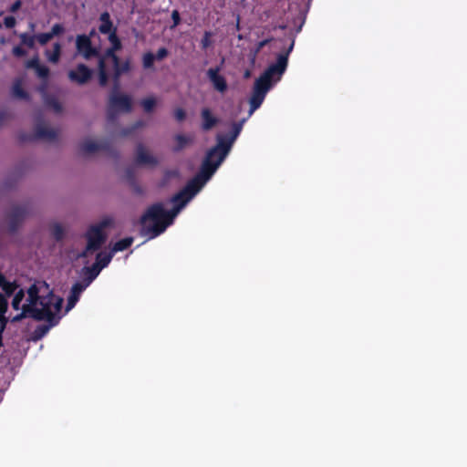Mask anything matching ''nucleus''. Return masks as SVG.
<instances>
[{
  "label": "nucleus",
  "instance_id": "f257e3e1",
  "mask_svg": "<svg viewBox=\"0 0 467 467\" xmlns=\"http://www.w3.org/2000/svg\"><path fill=\"white\" fill-rule=\"evenodd\" d=\"M195 190V185L189 181L182 190L171 197V201L175 205L171 211H166L161 202L149 206L140 218V234L148 239L161 234L186 203L200 192Z\"/></svg>",
  "mask_w": 467,
  "mask_h": 467
},
{
  "label": "nucleus",
  "instance_id": "f03ea898",
  "mask_svg": "<svg viewBox=\"0 0 467 467\" xmlns=\"http://www.w3.org/2000/svg\"><path fill=\"white\" fill-rule=\"evenodd\" d=\"M108 39L110 43V47H108L103 54H100L98 61L99 84L100 87H106L109 79V74L107 68L108 61L112 63V73H115L116 78L130 70V61L127 59L121 62L117 55V52L122 48V43L117 32H111Z\"/></svg>",
  "mask_w": 467,
  "mask_h": 467
},
{
  "label": "nucleus",
  "instance_id": "7ed1b4c3",
  "mask_svg": "<svg viewBox=\"0 0 467 467\" xmlns=\"http://www.w3.org/2000/svg\"><path fill=\"white\" fill-rule=\"evenodd\" d=\"M225 152L221 151L219 146L211 148L201 165L200 171L190 180L197 188L196 191H201L204 184L212 178L219 166L226 158Z\"/></svg>",
  "mask_w": 467,
  "mask_h": 467
},
{
  "label": "nucleus",
  "instance_id": "20e7f679",
  "mask_svg": "<svg viewBox=\"0 0 467 467\" xmlns=\"http://www.w3.org/2000/svg\"><path fill=\"white\" fill-rule=\"evenodd\" d=\"M121 76L117 78L112 73L113 87L109 95L107 104V118L109 122H114L119 113H129L132 109V99L130 96L119 91Z\"/></svg>",
  "mask_w": 467,
  "mask_h": 467
},
{
  "label": "nucleus",
  "instance_id": "39448f33",
  "mask_svg": "<svg viewBox=\"0 0 467 467\" xmlns=\"http://www.w3.org/2000/svg\"><path fill=\"white\" fill-rule=\"evenodd\" d=\"M112 223V219L105 218L101 220L99 223L90 225L85 234V237L87 239L88 250H96L100 249L102 244L107 240V234H105V228L110 226Z\"/></svg>",
  "mask_w": 467,
  "mask_h": 467
},
{
  "label": "nucleus",
  "instance_id": "423d86ee",
  "mask_svg": "<svg viewBox=\"0 0 467 467\" xmlns=\"http://www.w3.org/2000/svg\"><path fill=\"white\" fill-rule=\"evenodd\" d=\"M63 299L56 296L52 292H49L47 296H42L39 300L41 308H38L42 320L50 323V326L57 324L55 314L58 313L62 307Z\"/></svg>",
  "mask_w": 467,
  "mask_h": 467
},
{
  "label": "nucleus",
  "instance_id": "0eeeda50",
  "mask_svg": "<svg viewBox=\"0 0 467 467\" xmlns=\"http://www.w3.org/2000/svg\"><path fill=\"white\" fill-rule=\"evenodd\" d=\"M294 45L295 40L292 39L287 49L277 55L275 63L271 64L264 71L263 74L266 76L268 78H271L273 82L279 81L283 74L285 72L288 65V57L294 48Z\"/></svg>",
  "mask_w": 467,
  "mask_h": 467
},
{
  "label": "nucleus",
  "instance_id": "6e6552de",
  "mask_svg": "<svg viewBox=\"0 0 467 467\" xmlns=\"http://www.w3.org/2000/svg\"><path fill=\"white\" fill-rule=\"evenodd\" d=\"M28 213L29 207L27 205H14L5 217L6 231L8 234H16Z\"/></svg>",
  "mask_w": 467,
  "mask_h": 467
},
{
  "label": "nucleus",
  "instance_id": "1a4fd4ad",
  "mask_svg": "<svg viewBox=\"0 0 467 467\" xmlns=\"http://www.w3.org/2000/svg\"><path fill=\"white\" fill-rule=\"evenodd\" d=\"M93 34L94 31L92 30L89 35L81 34L78 35L76 37L77 54L81 56L86 60H88L92 57H98L99 59L100 54L99 50L92 45L91 36Z\"/></svg>",
  "mask_w": 467,
  "mask_h": 467
},
{
  "label": "nucleus",
  "instance_id": "9d476101",
  "mask_svg": "<svg viewBox=\"0 0 467 467\" xmlns=\"http://www.w3.org/2000/svg\"><path fill=\"white\" fill-rule=\"evenodd\" d=\"M57 133L55 130L47 127L44 124L38 123L35 128L34 133L21 132L18 135V140L21 142H31L37 140H47L49 141L55 140Z\"/></svg>",
  "mask_w": 467,
  "mask_h": 467
},
{
  "label": "nucleus",
  "instance_id": "9b49d317",
  "mask_svg": "<svg viewBox=\"0 0 467 467\" xmlns=\"http://www.w3.org/2000/svg\"><path fill=\"white\" fill-rule=\"evenodd\" d=\"M92 76L93 70L83 63L78 64L75 69H71L67 73L69 80L78 85H85Z\"/></svg>",
  "mask_w": 467,
  "mask_h": 467
},
{
  "label": "nucleus",
  "instance_id": "f8f14e48",
  "mask_svg": "<svg viewBox=\"0 0 467 467\" xmlns=\"http://www.w3.org/2000/svg\"><path fill=\"white\" fill-rule=\"evenodd\" d=\"M243 121L240 122H234L232 127L231 135L229 137H223L218 136L217 137V144L215 146H219L221 151L225 152L226 155H228L233 143L237 139L239 134L242 131L243 129Z\"/></svg>",
  "mask_w": 467,
  "mask_h": 467
},
{
  "label": "nucleus",
  "instance_id": "ddd939ff",
  "mask_svg": "<svg viewBox=\"0 0 467 467\" xmlns=\"http://www.w3.org/2000/svg\"><path fill=\"white\" fill-rule=\"evenodd\" d=\"M221 70V66L210 67L206 75L213 88L220 93H224L228 88V85L225 78L220 74Z\"/></svg>",
  "mask_w": 467,
  "mask_h": 467
},
{
  "label": "nucleus",
  "instance_id": "4468645a",
  "mask_svg": "<svg viewBox=\"0 0 467 467\" xmlns=\"http://www.w3.org/2000/svg\"><path fill=\"white\" fill-rule=\"evenodd\" d=\"M136 163L138 165L156 166L158 160L147 151L143 144L139 143L136 149Z\"/></svg>",
  "mask_w": 467,
  "mask_h": 467
},
{
  "label": "nucleus",
  "instance_id": "2eb2a0df",
  "mask_svg": "<svg viewBox=\"0 0 467 467\" xmlns=\"http://www.w3.org/2000/svg\"><path fill=\"white\" fill-rule=\"evenodd\" d=\"M26 67L34 69L36 76L47 82L50 71L47 66L40 64L38 57H34L27 60Z\"/></svg>",
  "mask_w": 467,
  "mask_h": 467
},
{
  "label": "nucleus",
  "instance_id": "dca6fc26",
  "mask_svg": "<svg viewBox=\"0 0 467 467\" xmlns=\"http://www.w3.org/2000/svg\"><path fill=\"white\" fill-rule=\"evenodd\" d=\"M109 143L108 141L96 142L90 140L83 141L80 145V150L84 154H91L99 150H109Z\"/></svg>",
  "mask_w": 467,
  "mask_h": 467
},
{
  "label": "nucleus",
  "instance_id": "f3484780",
  "mask_svg": "<svg viewBox=\"0 0 467 467\" xmlns=\"http://www.w3.org/2000/svg\"><path fill=\"white\" fill-rule=\"evenodd\" d=\"M87 286H88V284H84L81 282H77L72 285L71 290H70V295L67 298V308H66L67 311L70 310L71 308H73L75 306V305L77 304V302L79 299L81 293L87 288Z\"/></svg>",
  "mask_w": 467,
  "mask_h": 467
},
{
  "label": "nucleus",
  "instance_id": "a211bd4d",
  "mask_svg": "<svg viewBox=\"0 0 467 467\" xmlns=\"http://www.w3.org/2000/svg\"><path fill=\"white\" fill-rule=\"evenodd\" d=\"M202 118V130L208 131L219 123V119L213 116L212 110L208 108H203L201 110Z\"/></svg>",
  "mask_w": 467,
  "mask_h": 467
},
{
  "label": "nucleus",
  "instance_id": "6ab92c4d",
  "mask_svg": "<svg viewBox=\"0 0 467 467\" xmlns=\"http://www.w3.org/2000/svg\"><path fill=\"white\" fill-rule=\"evenodd\" d=\"M40 313L38 311V308H31L30 306H22V312L12 317L11 322L12 323H17L26 318V317H31L35 320L42 321V317L39 316Z\"/></svg>",
  "mask_w": 467,
  "mask_h": 467
},
{
  "label": "nucleus",
  "instance_id": "aec40b11",
  "mask_svg": "<svg viewBox=\"0 0 467 467\" xmlns=\"http://www.w3.org/2000/svg\"><path fill=\"white\" fill-rule=\"evenodd\" d=\"M100 25L99 26V31L103 35H110L111 32H117V27L114 26L110 15L109 12L105 11L99 16Z\"/></svg>",
  "mask_w": 467,
  "mask_h": 467
},
{
  "label": "nucleus",
  "instance_id": "412c9836",
  "mask_svg": "<svg viewBox=\"0 0 467 467\" xmlns=\"http://www.w3.org/2000/svg\"><path fill=\"white\" fill-rule=\"evenodd\" d=\"M46 88H47V84H44L40 88V90L44 96L45 104L48 108L52 109L56 113H61L62 109H63L61 103L58 101V99L55 96L47 94L46 91Z\"/></svg>",
  "mask_w": 467,
  "mask_h": 467
},
{
  "label": "nucleus",
  "instance_id": "4be33fe9",
  "mask_svg": "<svg viewBox=\"0 0 467 467\" xmlns=\"http://www.w3.org/2000/svg\"><path fill=\"white\" fill-rule=\"evenodd\" d=\"M266 93L254 88L252 96L250 98V114L256 110L263 103Z\"/></svg>",
  "mask_w": 467,
  "mask_h": 467
},
{
  "label": "nucleus",
  "instance_id": "5701e85b",
  "mask_svg": "<svg viewBox=\"0 0 467 467\" xmlns=\"http://www.w3.org/2000/svg\"><path fill=\"white\" fill-rule=\"evenodd\" d=\"M39 289L36 286V285L33 284L30 285V287L27 289V295L28 298L27 304H25L24 306H30L31 308H37L36 306L39 303V300L41 297L39 296Z\"/></svg>",
  "mask_w": 467,
  "mask_h": 467
},
{
  "label": "nucleus",
  "instance_id": "b1692460",
  "mask_svg": "<svg viewBox=\"0 0 467 467\" xmlns=\"http://www.w3.org/2000/svg\"><path fill=\"white\" fill-rule=\"evenodd\" d=\"M273 85V81L271 78H268L266 76L262 74L254 82V88L261 90L265 93H267Z\"/></svg>",
  "mask_w": 467,
  "mask_h": 467
},
{
  "label": "nucleus",
  "instance_id": "393cba45",
  "mask_svg": "<svg viewBox=\"0 0 467 467\" xmlns=\"http://www.w3.org/2000/svg\"><path fill=\"white\" fill-rule=\"evenodd\" d=\"M174 140L176 141V144L172 148V150L174 152H180L187 145L191 144L192 142V139L183 135V134H177L174 136Z\"/></svg>",
  "mask_w": 467,
  "mask_h": 467
},
{
  "label": "nucleus",
  "instance_id": "a878e982",
  "mask_svg": "<svg viewBox=\"0 0 467 467\" xmlns=\"http://www.w3.org/2000/svg\"><path fill=\"white\" fill-rule=\"evenodd\" d=\"M113 256H114V254L112 251H110L109 253H99L96 256L95 263L102 270L103 268H105L109 265V264L111 262Z\"/></svg>",
  "mask_w": 467,
  "mask_h": 467
},
{
  "label": "nucleus",
  "instance_id": "bb28decb",
  "mask_svg": "<svg viewBox=\"0 0 467 467\" xmlns=\"http://www.w3.org/2000/svg\"><path fill=\"white\" fill-rule=\"evenodd\" d=\"M83 271L85 272V275H86V281H87L86 284H88V285L99 275L101 269L99 268V265H96V263H94L89 267H88V266L84 267Z\"/></svg>",
  "mask_w": 467,
  "mask_h": 467
},
{
  "label": "nucleus",
  "instance_id": "cd10ccee",
  "mask_svg": "<svg viewBox=\"0 0 467 467\" xmlns=\"http://www.w3.org/2000/svg\"><path fill=\"white\" fill-rule=\"evenodd\" d=\"M61 45L57 42L53 45L52 51H46V56L51 63L57 64L59 61L61 56Z\"/></svg>",
  "mask_w": 467,
  "mask_h": 467
},
{
  "label": "nucleus",
  "instance_id": "c85d7f7f",
  "mask_svg": "<svg viewBox=\"0 0 467 467\" xmlns=\"http://www.w3.org/2000/svg\"><path fill=\"white\" fill-rule=\"evenodd\" d=\"M132 243H133V237H125V238L116 242L114 244L111 251L113 252V254H115L117 252H121V251L127 250L128 248H130L131 246Z\"/></svg>",
  "mask_w": 467,
  "mask_h": 467
},
{
  "label": "nucleus",
  "instance_id": "c756f323",
  "mask_svg": "<svg viewBox=\"0 0 467 467\" xmlns=\"http://www.w3.org/2000/svg\"><path fill=\"white\" fill-rule=\"evenodd\" d=\"M13 96L21 99H27L29 98L27 92L23 88L21 83L16 81L12 88Z\"/></svg>",
  "mask_w": 467,
  "mask_h": 467
},
{
  "label": "nucleus",
  "instance_id": "7c9ffc66",
  "mask_svg": "<svg viewBox=\"0 0 467 467\" xmlns=\"http://www.w3.org/2000/svg\"><path fill=\"white\" fill-rule=\"evenodd\" d=\"M51 234L54 237V239L57 242L61 241L64 238L65 231L64 228L60 223H54L51 228Z\"/></svg>",
  "mask_w": 467,
  "mask_h": 467
},
{
  "label": "nucleus",
  "instance_id": "2f4dec72",
  "mask_svg": "<svg viewBox=\"0 0 467 467\" xmlns=\"http://www.w3.org/2000/svg\"><path fill=\"white\" fill-rule=\"evenodd\" d=\"M144 125L143 121L138 120L130 127L123 128L119 131V135L122 137H127L132 134L136 130L141 128Z\"/></svg>",
  "mask_w": 467,
  "mask_h": 467
},
{
  "label": "nucleus",
  "instance_id": "473e14b6",
  "mask_svg": "<svg viewBox=\"0 0 467 467\" xmlns=\"http://www.w3.org/2000/svg\"><path fill=\"white\" fill-rule=\"evenodd\" d=\"M143 109L147 113L152 112L154 107L156 106V99L154 98H146L143 99L140 102Z\"/></svg>",
  "mask_w": 467,
  "mask_h": 467
},
{
  "label": "nucleus",
  "instance_id": "72a5a7b5",
  "mask_svg": "<svg viewBox=\"0 0 467 467\" xmlns=\"http://www.w3.org/2000/svg\"><path fill=\"white\" fill-rule=\"evenodd\" d=\"M155 56L151 52H147L142 57V65L146 69L151 68L154 64Z\"/></svg>",
  "mask_w": 467,
  "mask_h": 467
},
{
  "label": "nucleus",
  "instance_id": "f704fd0d",
  "mask_svg": "<svg viewBox=\"0 0 467 467\" xmlns=\"http://www.w3.org/2000/svg\"><path fill=\"white\" fill-rule=\"evenodd\" d=\"M24 297H25V292L23 289H20L19 291H17L15 294V296L12 300V307L15 310L20 309V305H21V302L23 301Z\"/></svg>",
  "mask_w": 467,
  "mask_h": 467
},
{
  "label": "nucleus",
  "instance_id": "c9c22d12",
  "mask_svg": "<svg viewBox=\"0 0 467 467\" xmlns=\"http://www.w3.org/2000/svg\"><path fill=\"white\" fill-rule=\"evenodd\" d=\"M17 287L18 285H16V282L7 281L6 284L2 287L3 291L5 294L4 296L5 297L12 296L16 292Z\"/></svg>",
  "mask_w": 467,
  "mask_h": 467
},
{
  "label": "nucleus",
  "instance_id": "e433bc0d",
  "mask_svg": "<svg viewBox=\"0 0 467 467\" xmlns=\"http://www.w3.org/2000/svg\"><path fill=\"white\" fill-rule=\"evenodd\" d=\"M36 38L41 46H44L52 39V35H50L48 32L40 33L36 36Z\"/></svg>",
  "mask_w": 467,
  "mask_h": 467
},
{
  "label": "nucleus",
  "instance_id": "4c0bfd02",
  "mask_svg": "<svg viewBox=\"0 0 467 467\" xmlns=\"http://www.w3.org/2000/svg\"><path fill=\"white\" fill-rule=\"evenodd\" d=\"M211 36H212L211 32H208V31L204 32V35L201 40V47L202 49L205 50L211 46V43H212Z\"/></svg>",
  "mask_w": 467,
  "mask_h": 467
},
{
  "label": "nucleus",
  "instance_id": "58836bf2",
  "mask_svg": "<svg viewBox=\"0 0 467 467\" xmlns=\"http://www.w3.org/2000/svg\"><path fill=\"white\" fill-rule=\"evenodd\" d=\"M125 178H126L127 182H129V184L137 181L134 168L128 167L125 170Z\"/></svg>",
  "mask_w": 467,
  "mask_h": 467
},
{
  "label": "nucleus",
  "instance_id": "ea45409f",
  "mask_svg": "<svg viewBox=\"0 0 467 467\" xmlns=\"http://www.w3.org/2000/svg\"><path fill=\"white\" fill-rule=\"evenodd\" d=\"M50 327H51L50 325L49 326L41 325V326L36 327V328L35 329L36 337L40 338L43 336H45L47 333V331L49 330Z\"/></svg>",
  "mask_w": 467,
  "mask_h": 467
},
{
  "label": "nucleus",
  "instance_id": "a19ab883",
  "mask_svg": "<svg viewBox=\"0 0 467 467\" xmlns=\"http://www.w3.org/2000/svg\"><path fill=\"white\" fill-rule=\"evenodd\" d=\"M65 31V27L63 26L62 24H55L52 28H51V31L48 32L50 35H52V38L56 36H58V35H61L62 33H64Z\"/></svg>",
  "mask_w": 467,
  "mask_h": 467
},
{
  "label": "nucleus",
  "instance_id": "79ce46f5",
  "mask_svg": "<svg viewBox=\"0 0 467 467\" xmlns=\"http://www.w3.org/2000/svg\"><path fill=\"white\" fill-rule=\"evenodd\" d=\"M174 118L177 121L182 122L186 119V112L182 108H177L173 112Z\"/></svg>",
  "mask_w": 467,
  "mask_h": 467
},
{
  "label": "nucleus",
  "instance_id": "37998d69",
  "mask_svg": "<svg viewBox=\"0 0 467 467\" xmlns=\"http://www.w3.org/2000/svg\"><path fill=\"white\" fill-rule=\"evenodd\" d=\"M8 308V302L6 297L0 293V314H5Z\"/></svg>",
  "mask_w": 467,
  "mask_h": 467
},
{
  "label": "nucleus",
  "instance_id": "c03bdc74",
  "mask_svg": "<svg viewBox=\"0 0 467 467\" xmlns=\"http://www.w3.org/2000/svg\"><path fill=\"white\" fill-rule=\"evenodd\" d=\"M16 24V20L14 16H8L4 18V25L6 28H13Z\"/></svg>",
  "mask_w": 467,
  "mask_h": 467
},
{
  "label": "nucleus",
  "instance_id": "a18cd8bd",
  "mask_svg": "<svg viewBox=\"0 0 467 467\" xmlns=\"http://www.w3.org/2000/svg\"><path fill=\"white\" fill-rule=\"evenodd\" d=\"M34 36H27V34L21 35L22 42L29 47H32L34 46Z\"/></svg>",
  "mask_w": 467,
  "mask_h": 467
},
{
  "label": "nucleus",
  "instance_id": "49530a36",
  "mask_svg": "<svg viewBox=\"0 0 467 467\" xmlns=\"http://www.w3.org/2000/svg\"><path fill=\"white\" fill-rule=\"evenodd\" d=\"M12 52H13V55L17 57H24L26 54V49L24 47H22L21 46L14 47Z\"/></svg>",
  "mask_w": 467,
  "mask_h": 467
},
{
  "label": "nucleus",
  "instance_id": "de8ad7c7",
  "mask_svg": "<svg viewBox=\"0 0 467 467\" xmlns=\"http://www.w3.org/2000/svg\"><path fill=\"white\" fill-rule=\"evenodd\" d=\"M171 19H172V22H173V25L171 27H175L177 26L180 25L181 23V16H180V13L178 10H173L171 12Z\"/></svg>",
  "mask_w": 467,
  "mask_h": 467
},
{
  "label": "nucleus",
  "instance_id": "09e8293b",
  "mask_svg": "<svg viewBox=\"0 0 467 467\" xmlns=\"http://www.w3.org/2000/svg\"><path fill=\"white\" fill-rule=\"evenodd\" d=\"M130 185L132 188L134 193L137 195H142L144 193L142 187L138 183L137 181L130 183Z\"/></svg>",
  "mask_w": 467,
  "mask_h": 467
},
{
  "label": "nucleus",
  "instance_id": "8fccbe9b",
  "mask_svg": "<svg viewBox=\"0 0 467 467\" xmlns=\"http://www.w3.org/2000/svg\"><path fill=\"white\" fill-rule=\"evenodd\" d=\"M154 56L157 60H162L168 56V50L165 47H161Z\"/></svg>",
  "mask_w": 467,
  "mask_h": 467
},
{
  "label": "nucleus",
  "instance_id": "3c124183",
  "mask_svg": "<svg viewBox=\"0 0 467 467\" xmlns=\"http://www.w3.org/2000/svg\"><path fill=\"white\" fill-rule=\"evenodd\" d=\"M21 5H22V1L21 0H16V2H14L12 4V5L9 8V11L11 13H16V11H18L20 9Z\"/></svg>",
  "mask_w": 467,
  "mask_h": 467
},
{
  "label": "nucleus",
  "instance_id": "603ef678",
  "mask_svg": "<svg viewBox=\"0 0 467 467\" xmlns=\"http://www.w3.org/2000/svg\"><path fill=\"white\" fill-rule=\"evenodd\" d=\"M273 38H266L264 40H261L257 43L256 51H260L263 47H265L266 45H268Z\"/></svg>",
  "mask_w": 467,
  "mask_h": 467
},
{
  "label": "nucleus",
  "instance_id": "864d4df0",
  "mask_svg": "<svg viewBox=\"0 0 467 467\" xmlns=\"http://www.w3.org/2000/svg\"><path fill=\"white\" fill-rule=\"evenodd\" d=\"M7 323H8V318L5 317V315L0 314V328L5 330L6 328Z\"/></svg>",
  "mask_w": 467,
  "mask_h": 467
},
{
  "label": "nucleus",
  "instance_id": "5fc2aeb1",
  "mask_svg": "<svg viewBox=\"0 0 467 467\" xmlns=\"http://www.w3.org/2000/svg\"><path fill=\"white\" fill-rule=\"evenodd\" d=\"M96 250H88V245L86 248L78 254V257L84 258L88 255V253L95 252Z\"/></svg>",
  "mask_w": 467,
  "mask_h": 467
},
{
  "label": "nucleus",
  "instance_id": "6e6d98bb",
  "mask_svg": "<svg viewBox=\"0 0 467 467\" xmlns=\"http://www.w3.org/2000/svg\"><path fill=\"white\" fill-rule=\"evenodd\" d=\"M7 280L5 276L0 272V288H2L5 284Z\"/></svg>",
  "mask_w": 467,
  "mask_h": 467
},
{
  "label": "nucleus",
  "instance_id": "4d7b16f0",
  "mask_svg": "<svg viewBox=\"0 0 467 467\" xmlns=\"http://www.w3.org/2000/svg\"><path fill=\"white\" fill-rule=\"evenodd\" d=\"M5 118V113L0 112V125H1V124H2V122L4 121Z\"/></svg>",
  "mask_w": 467,
  "mask_h": 467
},
{
  "label": "nucleus",
  "instance_id": "13d9d810",
  "mask_svg": "<svg viewBox=\"0 0 467 467\" xmlns=\"http://www.w3.org/2000/svg\"><path fill=\"white\" fill-rule=\"evenodd\" d=\"M3 347V337H0V348Z\"/></svg>",
  "mask_w": 467,
  "mask_h": 467
},
{
  "label": "nucleus",
  "instance_id": "bf43d9fd",
  "mask_svg": "<svg viewBox=\"0 0 467 467\" xmlns=\"http://www.w3.org/2000/svg\"><path fill=\"white\" fill-rule=\"evenodd\" d=\"M4 331H5L4 329H1V328H0V337H3V333H4Z\"/></svg>",
  "mask_w": 467,
  "mask_h": 467
},
{
  "label": "nucleus",
  "instance_id": "052dcab7",
  "mask_svg": "<svg viewBox=\"0 0 467 467\" xmlns=\"http://www.w3.org/2000/svg\"><path fill=\"white\" fill-rule=\"evenodd\" d=\"M281 29H285V26H279Z\"/></svg>",
  "mask_w": 467,
  "mask_h": 467
}]
</instances>
